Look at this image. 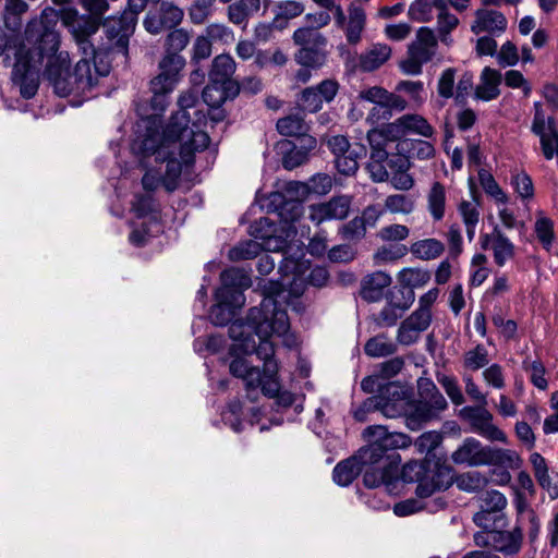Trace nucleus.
<instances>
[{
	"label": "nucleus",
	"instance_id": "1",
	"mask_svg": "<svg viewBox=\"0 0 558 558\" xmlns=\"http://www.w3.org/2000/svg\"><path fill=\"white\" fill-rule=\"evenodd\" d=\"M57 22L58 13L54 9L46 8L38 19L27 24L24 41L15 52L12 82L25 99L37 94L41 71L57 95H76L86 99L93 96L99 80L110 73V62L96 49L93 54H82L71 72L70 53L61 50Z\"/></svg>",
	"mask_w": 558,
	"mask_h": 558
},
{
	"label": "nucleus",
	"instance_id": "2",
	"mask_svg": "<svg viewBox=\"0 0 558 558\" xmlns=\"http://www.w3.org/2000/svg\"><path fill=\"white\" fill-rule=\"evenodd\" d=\"M300 264L284 257L279 266V270L283 274L284 282L270 281L264 286L263 300L259 307H252L247 315L246 322L235 320L229 326L228 332L234 343L230 348L231 354H252L256 353L259 360L264 361V371L258 367L251 366L245 376L242 378L247 390L260 388L263 393L274 397L279 390V381L277 378L278 365L274 360V344L269 341L271 335L287 337L284 343L291 347L294 340L290 341L288 332L290 323L282 304L292 306L299 311L298 295L284 289V286L292 284L295 281V275L299 271Z\"/></svg>",
	"mask_w": 558,
	"mask_h": 558
},
{
	"label": "nucleus",
	"instance_id": "3",
	"mask_svg": "<svg viewBox=\"0 0 558 558\" xmlns=\"http://www.w3.org/2000/svg\"><path fill=\"white\" fill-rule=\"evenodd\" d=\"M136 137L133 142V149L143 156H155V160L166 162L165 174L162 175V185L169 192L178 187L179 179L183 168H189L194 163V155L205 148H195L193 144L189 145L192 160L186 162L182 157V147L191 137L182 138L175 136L172 143L166 144V132L160 131V121L157 118H143L137 123Z\"/></svg>",
	"mask_w": 558,
	"mask_h": 558
},
{
	"label": "nucleus",
	"instance_id": "4",
	"mask_svg": "<svg viewBox=\"0 0 558 558\" xmlns=\"http://www.w3.org/2000/svg\"><path fill=\"white\" fill-rule=\"evenodd\" d=\"M185 66V59L179 53H166L159 62V73L149 83L151 98L149 106L151 113L142 106L136 105V110L143 118H157L168 105V95L180 81V73Z\"/></svg>",
	"mask_w": 558,
	"mask_h": 558
},
{
	"label": "nucleus",
	"instance_id": "5",
	"mask_svg": "<svg viewBox=\"0 0 558 558\" xmlns=\"http://www.w3.org/2000/svg\"><path fill=\"white\" fill-rule=\"evenodd\" d=\"M196 101L197 96L195 93L187 92L182 94L178 99L180 110L171 116L169 123L161 131L166 132L165 145L171 144L175 136H181L182 138L191 137L190 142H186L185 146L183 145L182 147V157L186 162L192 160L191 151L189 150L190 144H193L195 148H207L210 141L208 134L199 130L196 122L190 124L191 116L187 110L194 108Z\"/></svg>",
	"mask_w": 558,
	"mask_h": 558
},
{
	"label": "nucleus",
	"instance_id": "6",
	"mask_svg": "<svg viewBox=\"0 0 558 558\" xmlns=\"http://www.w3.org/2000/svg\"><path fill=\"white\" fill-rule=\"evenodd\" d=\"M401 478L407 483H417L415 493L420 498H427L450 485L449 471L427 460L405 463L401 471Z\"/></svg>",
	"mask_w": 558,
	"mask_h": 558
},
{
	"label": "nucleus",
	"instance_id": "7",
	"mask_svg": "<svg viewBox=\"0 0 558 558\" xmlns=\"http://www.w3.org/2000/svg\"><path fill=\"white\" fill-rule=\"evenodd\" d=\"M478 510L473 514L474 524L482 530L505 529L508 520L506 496L496 489L484 490L476 497Z\"/></svg>",
	"mask_w": 558,
	"mask_h": 558
},
{
	"label": "nucleus",
	"instance_id": "8",
	"mask_svg": "<svg viewBox=\"0 0 558 558\" xmlns=\"http://www.w3.org/2000/svg\"><path fill=\"white\" fill-rule=\"evenodd\" d=\"M54 11L58 13V20H61L62 24L73 36L82 54H93L95 47L89 41V37L99 28L98 17L92 14L90 16L80 15L74 9H63L60 12Z\"/></svg>",
	"mask_w": 558,
	"mask_h": 558
},
{
	"label": "nucleus",
	"instance_id": "9",
	"mask_svg": "<svg viewBox=\"0 0 558 558\" xmlns=\"http://www.w3.org/2000/svg\"><path fill=\"white\" fill-rule=\"evenodd\" d=\"M417 390L420 399L410 417V423L414 421H432L437 418L440 412L447 409L448 402L433 380L428 378H420L417 380Z\"/></svg>",
	"mask_w": 558,
	"mask_h": 558
},
{
	"label": "nucleus",
	"instance_id": "10",
	"mask_svg": "<svg viewBox=\"0 0 558 558\" xmlns=\"http://www.w3.org/2000/svg\"><path fill=\"white\" fill-rule=\"evenodd\" d=\"M221 287L216 291V300H222L232 305H244L243 291L252 284L250 274L236 267L226 269L220 275Z\"/></svg>",
	"mask_w": 558,
	"mask_h": 558
},
{
	"label": "nucleus",
	"instance_id": "11",
	"mask_svg": "<svg viewBox=\"0 0 558 558\" xmlns=\"http://www.w3.org/2000/svg\"><path fill=\"white\" fill-rule=\"evenodd\" d=\"M463 417L470 421L472 429L480 436L490 440L506 444L507 435L493 423V415L484 407H464L461 410Z\"/></svg>",
	"mask_w": 558,
	"mask_h": 558
},
{
	"label": "nucleus",
	"instance_id": "12",
	"mask_svg": "<svg viewBox=\"0 0 558 558\" xmlns=\"http://www.w3.org/2000/svg\"><path fill=\"white\" fill-rule=\"evenodd\" d=\"M184 12L172 2L163 1L155 11H149L144 20L145 29L154 35L177 27L183 20Z\"/></svg>",
	"mask_w": 558,
	"mask_h": 558
},
{
	"label": "nucleus",
	"instance_id": "13",
	"mask_svg": "<svg viewBox=\"0 0 558 558\" xmlns=\"http://www.w3.org/2000/svg\"><path fill=\"white\" fill-rule=\"evenodd\" d=\"M351 207V197L348 195L333 196L328 202L314 204L308 207V218L316 225L348 217Z\"/></svg>",
	"mask_w": 558,
	"mask_h": 558
},
{
	"label": "nucleus",
	"instance_id": "14",
	"mask_svg": "<svg viewBox=\"0 0 558 558\" xmlns=\"http://www.w3.org/2000/svg\"><path fill=\"white\" fill-rule=\"evenodd\" d=\"M488 446H484L480 440L468 437L452 452L451 460L456 464H464L468 466L486 465Z\"/></svg>",
	"mask_w": 558,
	"mask_h": 558
},
{
	"label": "nucleus",
	"instance_id": "15",
	"mask_svg": "<svg viewBox=\"0 0 558 558\" xmlns=\"http://www.w3.org/2000/svg\"><path fill=\"white\" fill-rule=\"evenodd\" d=\"M365 439H374L380 446L385 454L398 448H405L410 445V438L402 433H389L383 425L368 426L363 432ZM396 458L398 457L393 453Z\"/></svg>",
	"mask_w": 558,
	"mask_h": 558
},
{
	"label": "nucleus",
	"instance_id": "16",
	"mask_svg": "<svg viewBox=\"0 0 558 558\" xmlns=\"http://www.w3.org/2000/svg\"><path fill=\"white\" fill-rule=\"evenodd\" d=\"M481 246L484 250H493L495 263L500 267L514 255V245L498 227H495L490 234L481 235Z\"/></svg>",
	"mask_w": 558,
	"mask_h": 558
},
{
	"label": "nucleus",
	"instance_id": "17",
	"mask_svg": "<svg viewBox=\"0 0 558 558\" xmlns=\"http://www.w3.org/2000/svg\"><path fill=\"white\" fill-rule=\"evenodd\" d=\"M266 208L268 213H276L287 223L296 221L304 211L302 203L287 201L284 194L279 191L268 195Z\"/></svg>",
	"mask_w": 558,
	"mask_h": 558
},
{
	"label": "nucleus",
	"instance_id": "18",
	"mask_svg": "<svg viewBox=\"0 0 558 558\" xmlns=\"http://www.w3.org/2000/svg\"><path fill=\"white\" fill-rule=\"evenodd\" d=\"M474 15L475 19L471 24V31L476 35L481 33L500 35L507 28V19L499 11L489 9H478L475 11Z\"/></svg>",
	"mask_w": 558,
	"mask_h": 558
},
{
	"label": "nucleus",
	"instance_id": "19",
	"mask_svg": "<svg viewBox=\"0 0 558 558\" xmlns=\"http://www.w3.org/2000/svg\"><path fill=\"white\" fill-rule=\"evenodd\" d=\"M492 535V546L495 550L506 555L512 556L520 551L523 541V533L520 526H515L511 531L504 529L487 530Z\"/></svg>",
	"mask_w": 558,
	"mask_h": 558
},
{
	"label": "nucleus",
	"instance_id": "20",
	"mask_svg": "<svg viewBox=\"0 0 558 558\" xmlns=\"http://www.w3.org/2000/svg\"><path fill=\"white\" fill-rule=\"evenodd\" d=\"M391 282L392 278L386 271L372 272L363 278L360 295L368 303L378 302L384 296V289L389 287Z\"/></svg>",
	"mask_w": 558,
	"mask_h": 558
},
{
	"label": "nucleus",
	"instance_id": "21",
	"mask_svg": "<svg viewBox=\"0 0 558 558\" xmlns=\"http://www.w3.org/2000/svg\"><path fill=\"white\" fill-rule=\"evenodd\" d=\"M534 476L551 499L558 498V473L550 472L546 460L538 453L533 452L530 457Z\"/></svg>",
	"mask_w": 558,
	"mask_h": 558
},
{
	"label": "nucleus",
	"instance_id": "22",
	"mask_svg": "<svg viewBox=\"0 0 558 558\" xmlns=\"http://www.w3.org/2000/svg\"><path fill=\"white\" fill-rule=\"evenodd\" d=\"M369 444L361 448L355 457L357 458L362 468H393L396 463L395 454H385L379 445L374 439H367Z\"/></svg>",
	"mask_w": 558,
	"mask_h": 558
},
{
	"label": "nucleus",
	"instance_id": "23",
	"mask_svg": "<svg viewBox=\"0 0 558 558\" xmlns=\"http://www.w3.org/2000/svg\"><path fill=\"white\" fill-rule=\"evenodd\" d=\"M436 47L437 39L434 31L428 27H421L416 33L415 40L409 46V54L427 63L434 57Z\"/></svg>",
	"mask_w": 558,
	"mask_h": 558
},
{
	"label": "nucleus",
	"instance_id": "24",
	"mask_svg": "<svg viewBox=\"0 0 558 558\" xmlns=\"http://www.w3.org/2000/svg\"><path fill=\"white\" fill-rule=\"evenodd\" d=\"M275 225L268 218H260L250 227V233L254 240L264 245L265 251H281L286 242L277 236H274Z\"/></svg>",
	"mask_w": 558,
	"mask_h": 558
},
{
	"label": "nucleus",
	"instance_id": "25",
	"mask_svg": "<svg viewBox=\"0 0 558 558\" xmlns=\"http://www.w3.org/2000/svg\"><path fill=\"white\" fill-rule=\"evenodd\" d=\"M403 392L395 383H388L380 389L379 412L386 417H397L403 412Z\"/></svg>",
	"mask_w": 558,
	"mask_h": 558
},
{
	"label": "nucleus",
	"instance_id": "26",
	"mask_svg": "<svg viewBox=\"0 0 558 558\" xmlns=\"http://www.w3.org/2000/svg\"><path fill=\"white\" fill-rule=\"evenodd\" d=\"M501 83V73L498 70L486 66L483 69L480 83L475 88L476 98L489 101L496 99L499 94V85Z\"/></svg>",
	"mask_w": 558,
	"mask_h": 558
},
{
	"label": "nucleus",
	"instance_id": "27",
	"mask_svg": "<svg viewBox=\"0 0 558 558\" xmlns=\"http://www.w3.org/2000/svg\"><path fill=\"white\" fill-rule=\"evenodd\" d=\"M366 25V14L364 9L351 4L348 9V21L342 27L345 39L349 45H357L362 40V34Z\"/></svg>",
	"mask_w": 558,
	"mask_h": 558
},
{
	"label": "nucleus",
	"instance_id": "28",
	"mask_svg": "<svg viewBox=\"0 0 558 558\" xmlns=\"http://www.w3.org/2000/svg\"><path fill=\"white\" fill-rule=\"evenodd\" d=\"M124 14L121 13L119 16H110L104 22V29L109 39H116L117 48L126 53L129 37L133 34L135 26H132L130 31H126V24Z\"/></svg>",
	"mask_w": 558,
	"mask_h": 558
},
{
	"label": "nucleus",
	"instance_id": "29",
	"mask_svg": "<svg viewBox=\"0 0 558 558\" xmlns=\"http://www.w3.org/2000/svg\"><path fill=\"white\" fill-rule=\"evenodd\" d=\"M235 62L230 54L221 53L215 57L209 71L210 83L227 87L232 85L231 77L235 72Z\"/></svg>",
	"mask_w": 558,
	"mask_h": 558
},
{
	"label": "nucleus",
	"instance_id": "30",
	"mask_svg": "<svg viewBox=\"0 0 558 558\" xmlns=\"http://www.w3.org/2000/svg\"><path fill=\"white\" fill-rule=\"evenodd\" d=\"M132 210L138 218L149 217V226L160 231L158 204L150 193L135 195Z\"/></svg>",
	"mask_w": 558,
	"mask_h": 558
},
{
	"label": "nucleus",
	"instance_id": "31",
	"mask_svg": "<svg viewBox=\"0 0 558 558\" xmlns=\"http://www.w3.org/2000/svg\"><path fill=\"white\" fill-rule=\"evenodd\" d=\"M437 19V33L440 41L445 45H450L452 39L450 33L459 25V19L449 12L446 1H438Z\"/></svg>",
	"mask_w": 558,
	"mask_h": 558
},
{
	"label": "nucleus",
	"instance_id": "32",
	"mask_svg": "<svg viewBox=\"0 0 558 558\" xmlns=\"http://www.w3.org/2000/svg\"><path fill=\"white\" fill-rule=\"evenodd\" d=\"M327 58L326 46L299 48L294 53V60L299 65L312 68L313 70L323 68L327 62Z\"/></svg>",
	"mask_w": 558,
	"mask_h": 558
},
{
	"label": "nucleus",
	"instance_id": "33",
	"mask_svg": "<svg viewBox=\"0 0 558 558\" xmlns=\"http://www.w3.org/2000/svg\"><path fill=\"white\" fill-rule=\"evenodd\" d=\"M305 10L303 2L296 0H284L276 3L274 8L272 24L277 28L286 27L288 21L300 16Z\"/></svg>",
	"mask_w": 558,
	"mask_h": 558
},
{
	"label": "nucleus",
	"instance_id": "34",
	"mask_svg": "<svg viewBox=\"0 0 558 558\" xmlns=\"http://www.w3.org/2000/svg\"><path fill=\"white\" fill-rule=\"evenodd\" d=\"M447 193L440 182H434L426 194L427 210L435 221L445 217Z\"/></svg>",
	"mask_w": 558,
	"mask_h": 558
},
{
	"label": "nucleus",
	"instance_id": "35",
	"mask_svg": "<svg viewBox=\"0 0 558 558\" xmlns=\"http://www.w3.org/2000/svg\"><path fill=\"white\" fill-rule=\"evenodd\" d=\"M398 119L404 136L407 134H417L425 138H430L435 134L434 128L423 116L408 113L399 117Z\"/></svg>",
	"mask_w": 558,
	"mask_h": 558
},
{
	"label": "nucleus",
	"instance_id": "36",
	"mask_svg": "<svg viewBox=\"0 0 558 558\" xmlns=\"http://www.w3.org/2000/svg\"><path fill=\"white\" fill-rule=\"evenodd\" d=\"M362 471L363 468L354 454L335 466L332 477L338 485L349 486Z\"/></svg>",
	"mask_w": 558,
	"mask_h": 558
},
{
	"label": "nucleus",
	"instance_id": "37",
	"mask_svg": "<svg viewBox=\"0 0 558 558\" xmlns=\"http://www.w3.org/2000/svg\"><path fill=\"white\" fill-rule=\"evenodd\" d=\"M260 9V0H238L228 7V19L235 25L245 24Z\"/></svg>",
	"mask_w": 558,
	"mask_h": 558
},
{
	"label": "nucleus",
	"instance_id": "38",
	"mask_svg": "<svg viewBox=\"0 0 558 558\" xmlns=\"http://www.w3.org/2000/svg\"><path fill=\"white\" fill-rule=\"evenodd\" d=\"M521 464L522 460L514 450L488 446L486 465H496L517 470Z\"/></svg>",
	"mask_w": 558,
	"mask_h": 558
},
{
	"label": "nucleus",
	"instance_id": "39",
	"mask_svg": "<svg viewBox=\"0 0 558 558\" xmlns=\"http://www.w3.org/2000/svg\"><path fill=\"white\" fill-rule=\"evenodd\" d=\"M364 145H354L352 150L335 157V166L343 175H352L359 169V159L366 156Z\"/></svg>",
	"mask_w": 558,
	"mask_h": 558
},
{
	"label": "nucleus",
	"instance_id": "40",
	"mask_svg": "<svg viewBox=\"0 0 558 558\" xmlns=\"http://www.w3.org/2000/svg\"><path fill=\"white\" fill-rule=\"evenodd\" d=\"M391 56V48L385 44H375L360 58L361 68L372 72L383 65Z\"/></svg>",
	"mask_w": 558,
	"mask_h": 558
},
{
	"label": "nucleus",
	"instance_id": "41",
	"mask_svg": "<svg viewBox=\"0 0 558 558\" xmlns=\"http://www.w3.org/2000/svg\"><path fill=\"white\" fill-rule=\"evenodd\" d=\"M445 251L442 242L437 239H424L412 243L409 252L418 259L430 260L439 257Z\"/></svg>",
	"mask_w": 558,
	"mask_h": 558
},
{
	"label": "nucleus",
	"instance_id": "42",
	"mask_svg": "<svg viewBox=\"0 0 558 558\" xmlns=\"http://www.w3.org/2000/svg\"><path fill=\"white\" fill-rule=\"evenodd\" d=\"M277 130L283 136L305 135L310 131L308 124L300 113L290 114L277 121Z\"/></svg>",
	"mask_w": 558,
	"mask_h": 558
},
{
	"label": "nucleus",
	"instance_id": "43",
	"mask_svg": "<svg viewBox=\"0 0 558 558\" xmlns=\"http://www.w3.org/2000/svg\"><path fill=\"white\" fill-rule=\"evenodd\" d=\"M292 39L300 48L327 46V38L319 31L308 26L296 28Z\"/></svg>",
	"mask_w": 558,
	"mask_h": 558
},
{
	"label": "nucleus",
	"instance_id": "44",
	"mask_svg": "<svg viewBox=\"0 0 558 558\" xmlns=\"http://www.w3.org/2000/svg\"><path fill=\"white\" fill-rule=\"evenodd\" d=\"M396 92L408 95V102L412 108H418L426 101L424 84L421 81H400L396 86Z\"/></svg>",
	"mask_w": 558,
	"mask_h": 558
},
{
	"label": "nucleus",
	"instance_id": "45",
	"mask_svg": "<svg viewBox=\"0 0 558 558\" xmlns=\"http://www.w3.org/2000/svg\"><path fill=\"white\" fill-rule=\"evenodd\" d=\"M397 349V344L390 341L385 335H378L368 339L364 345L365 353L371 357L392 355Z\"/></svg>",
	"mask_w": 558,
	"mask_h": 558
},
{
	"label": "nucleus",
	"instance_id": "46",
	"mask_svg": "<svg viewBox=\"0 0 558 558\" xmlns=\"http://www.w3.org/2000/svg\"><path fill=\"white\" fill-rule=\"evenodd\" d=\"M430 280V274L421 268H403L398 274V281L402 288L412 291L415 288L424 287Z\"/></svg>",
	"mask_w": 558,
	"mask_h": 558
},
{
	"label": "nucleus",
	"instance_id": "47",
	"mask_svg": "<svg viewBox=\"0 0 558 558\" xmlns=\"http://www.w3.org/2000/svg\"><path fill=\"white\" fill-rule=\"evenodd\" d=\"M408 252L409 248L407 245L400 243H390L379 246L374 253L373 259L376 265L393 263L404 257Z\"/></svg>",
	"mask_w": 558,
	"mask_h": 558
},
{
	"label": "nucleus",
	"instance_id": "48",
	"mask_svg": "<svg viewBox=\"0 0 558 558\" xmlns=\"http://www.w3.org/2000/svg\"><path fill=\"white\" fill-rule=\"evenodd\" d=\"M401 149H407L410 158L427 160L435 156L434 145L424 140H403L399 144Z\"/></svg>",
	"mask_w": 558,
	"mask_h": 558
},
{
	"label": "nucleus",
	"instance_id": "49",
	"mask_svg": "<svg viewBox=\"0 0 558 558\" xmlns=\"http://www.w3.org/2000/svg\"><path fill=\"white\" fill-rule=\"evenodd\" d=\"M385 300L396 308L405 312L413 304L415 294L411 289L402 288L399 286L388 290V292L385 294Z\"/></svg>",
	"mask_w": 558,
	"mask_h": 558
},
{
	"label": "nucleus",
	"instance_id": "50",
	"mask_svg": "<svg viewBox=\"0 0 558 558\" xmlns=\"http://www.w3.org/2000/svg\"><path fill=\"white\" fill-rule=\"evenodd\" d=\"M510 183L521 201L530 202L534 198V184L532 178L525 171L512 173Z\"/></svg>",
	"mask_w": 558,
	"mask_h": 558
},
{
	"label": "nucleus",
	"instance_id": "51",
	"mask_svg": "<svg viewBox=\"0 0 558 558\" xmlns=\"http://www.w3.org/2000/svg\"><path fill=\"white\" fill-rule=\"evenodd\" d=\"M488 484V478L478 471H470L457 478L459 489L468 493L480 492Z\"/></svg>",
	"mask_w": 558,
	"mask_h": 558
},
{
	"label": "nucleus",
	"instance_id": "52",
	"mask_svg": "<svg viewBox=\"0 0 558 558\" xmlns=\"http://www.w3.org/2000/svg\"><path fill=\"white\" fill-rule=\"evenodd\" d=\"M478 181L485 193L493 197L497 203H508V195L502 191L492 173L481 169L478 171Z\"/></svg>",
	"mask_w": 558,
	"mask_h": 558
},
{
	"label": "nucleus",
	"instance_id": "53",
	"mask_svg": "<svg viewBox=\"0 0 558 558\" xmlns=\"http://www.w3.org/2000/svg\"><path fill=\"white\" fill-rule=\"evenodd\" d=\"M265 250L264 245L256 240H247L239 243L229 251L231 260L251 259L259 255Z\"/></svg>",
	"mask_w": 558,
	"mask_h": 558
},
{
	"label": "nucleus",
	"instance_id": "54",
	"mask_svg": "<svg viewBox=\"0 0 558 558\" xmlns=\"http://www.w3.org/2000/svg\"><path fill=\"white\" fill-rule=\"evenodd\" d=\"M215 304L210 310V319L217 326L227 325L235 316V311L241 308L243 305H232L222 300H216Z\"/></svg>",
	"mask_w": 558,
	"mask_h": 558
},
{
	"label": "nucleus",
	"instance_id": "55",
	"mask_svg": "<svg viewBox=\"0 0 558 558\" xmlns=\"http://www.w3.org/2000/svg\"><path fill=\"white\" fill-rule=\"evenodd\" d=\"M393 468L376 466V468H364L362 472L363 483L368 488H376L381 484L388 482L392 476Z\"/></svg>",
	"mask_w": 558,
	"mask_h": 558
},
{
	"label": "nucleus",
	"instance_id": "56",
	"mask_svg": "<svg viewBox=\"0 0 558 558\" xmlns=\"http://www.w3.org/2000/svg\"><path fill=\"white\" fill-rule=\"evenodd\" d=\"M366 137L371 148V158L388 159V148L391 143L386 141L376 128L369 130Z\"/></svg>",
	"mask_w": 558,
	"mask_h": 558
},
{
	"label": "nucleus",
	"instance_id": "57",
	"mask_svg": "<svg viewBox=\"0 0 558 558\" xmlns=\"http://www.w3.org/2000/svg\"><path fill=\"white\" fill-rule=\"evenodd\" d=\"M488 363V351L483 344H477L474 349L464 353L463 365L468 369L477 371Z\"/></svg>",
	"mask_w": 558,
	"mask_h": 558
},
{
	"label": "nucleus",
	"instance_id": "58",
	"mask_svg": "<svg viewBox=\"0 0 558 558\" xmlns=\"http://www.w3.org/2000/svg\"><path fill=\"white\" fill-rule=\"evenodd\" d=\"M385 208L392 214H410L414 209V201L404 194H392L385 199Z\"/></svg>",
	"mask_w": 558,
	"mask_h": 558
},
{
	"label": "nucleus",
	"instance_id": "59",
	"mask_svg": "<svg viewBox=\"0 0 558 558\" xmlns=\"http://www.w3.org/2000/svg\"><path fill=\"white\" fill-rule=\"evenodd\" d=\"M227 87L210 83L207 85L202 94L203 100L210 108H219L228 98Z\"/></svg>",
	"mask_w": 558,
	"mask_h": 558
},
{
	"label": "nucleus",
	"instance_id": "60",
	"mask_svg": "<svg viewBox=\"0 0 558 558\" xmlns=\"http://www.w3.org/2000/svg\"><path fill=\"white\" fill-rule=\"evenodd\" d=\"M323 100L317 93L311 87L304 88L298 97L299 107L306 112L315 113L323 108Z\"/></svg>",
	"mask_w": 558,
	"mask_h": 558
},
{
	"label": "nucleus",
	"instance_id": "61",
	"mask_svg": "<svg viewBox=\"0 0 558 558\" xmlns=\"http://www.w3.org/2000/svg\"><path fill=\"white\" fill-rule=\"evenodd\" d=\"M410 235V229L404 225L393 223L383 227L377 236L384 242H400Z\"/></svg>",
	"mask_w": 558,
	"mask_h": 558
},
{
	"label": "nucleus",
	"instance_id": "62",
	"mask_svg": "<svg viewBox=\"0 0 558 558\" xmlns=\"http://www.w3.org/2000/svg\"><path fill=\"white\" fill-rule=\"evenodd\" d=\"M190 43V34L183 28L170 32L166 39L167 53H179Z\"/></svg>",
	"mask_w": 558,
	"mask_h": 558
},
{
	"label": "nucleus",
	"instance_id": "63",
	"mask_svg": "<svg viewBox=\"0 0 558 558\" xmlns=\"http://www.w3.org/2000/svg\"><path fill=\"white\" fill-rule=\"evenodd\" d=\"M437 380L442 386L453 404L461 405L464 403V397L456 377L438 375Z\"/></svg>",
	"mask_w": 558,
	"mask_h": 558
},
{
	"label": "nucleus",
	"instance_id": "64",
	"mask_svg": "<svg viewBox=\"0 0 558 558\" xmlns=\"http://www.w3.org/2000/svg\"><path fill=\"white\" fill-rule=\"evenodd\" d=\"M287 201H298L302 203L310 194V184L300 181H289L284 184L283 191Z\"/></svg>",
	"mask_w": 558,
	"mask_h": 558
}]
</instances>
